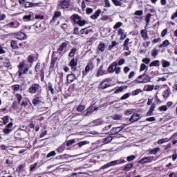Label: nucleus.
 <instances>
[{
  "instance_id": "6e6d98bb",
  "label": "nucleus",
  "mask_w": 177,
  "mask_h": 177,
  "mask_svg": "<svg viewBox=\"0 0 177 177\" xmlns=\"http://www.w3.org/2000/svg\"><path fill=\"white\" fill-rule=\"evenodd\" d=\"M54 156H56V151H52L51 152L47 154L46 158H49L50 157H54Z\"/></svg>"
},
{
  "instance_id": "72a5a7b5",
  "label": "nucleus",
  "mask_w": 177,
  "mask_h": 177,
  "mask_svg": "<svg viewBox=\"0 0 177 177\" xmlns=\"http://www.w3.org/2000/svg\"><path fill=\"white\" fill-rule=\"evenodd\" d=\"M112 2L115 6H122V2H121L120 0H112Z\"/></svg>"
},
{
  "instance_id": "c9c22d12",
  "label": "nucleus",
  "mask_w": 177,
  "mask_h": 177,
  "mask_svg": "<svg viewBox=\"0 0 177 177\" xmlns=\"http://www.w3.org/2000/svg\"><path fill=\"white\" fill-rule=\"evenodd\" d=\"M111 140H113V137L108 136V137L104 138V143H105V145H107V143H110V142H111Z\"/></svg>"
},
{
  "instance_id": "3c124183",
  "label": "nucleus",
  "mask_w": 177,
  "mask_h": 177,
  "mask_svg": "<svg viewBox=\"0 0 177 177\" xmlns=\"http://www.w3.org/2000/svg\"><path fill=\"white\" fill-rule=\"evenodd\" d=\"M158 53H159L158 50H157V49H153V50H152V53H151V56H153V57H157Z\"/></svg>"
},
{
  "instance_id": "9d476101",
  "label": "nucleus",
  "mask_w": 177,
  "mask_h": 177,
  "mask_svg": "<svg viewBox=\"0 0 177 177\" xmlns=\"http://www.w3.org/2000/svg\"><path fill=\"white\" fill-rule=\"evenodd\" d=\"M75 80H77V76H75V74L74 73H71L66 77L67 84H72Z\"/></svg>"
},
{
  "instance_id": "603ef678",
  "label": "nucleus",
  "mask_w": 177,
  "mask_h": 177,
  "mask_svg": "<svg viewBox=\"0 0 177 177\" xmlns=\"http://www.w3.org/2000/svg\"><path fill=\"white\" fill-rule=\"evenodd\" d=\"M135 158H136V156L135 155H131L130 156H128L127 158V160L128 162H131V161H133V160H135Z\"/></svg>"
},
{
  "instance_id": "f3484780",
  "label": "nucleus",
  "mask_w": 177,
  "mask_h": 177,
  "mask_svg": "<svg viewBox=\"0 0 177 177\" xmlns=\"http://www.w3.org/2000/svg\"><path fill=\"white\" fill-rule=\"evenodd\" d=\"M133 167V164L132 163H129L123 167H121L122 171H124L126 172H128L131 171V168Z\"/></svg>"
},
{
  "instance_id": "412c9836",
  "label": "nucleus",
  "mask_w": 177,
  "mask_h": 177,
  "mask_svg": "<svg viewBox=\"0 0 177 177\" xmlns=\"http://www.w3.org/2000/svg\"><path fill=\"white\" fill-rule=\"evenodd\" d=\"M64 150H66V143H63L59 147H58L56 149V151L60 154L63 153Z\"/></svg>"
},
{
  "instance_id": "ddd939ff",
  "label": "nucleus",
  "mask_w": 177,
  "mask_h": 177,
  "mask_svg": "<svg viewBox=\"0 0 177 177\" xmlns=\"http://www.w3.org/2000/svg\"><path fill=\"white\" fill-rule=\"evenodd\" d=\"M140 78H142V84H147V82H150V76L146 75V74H142L140 75Z\"/></svg>"
},
{
  "instance_id": "4468645a",
  "label": "nucleus",
  "mask_w": 177,
  "mask_h": 177,
  "mask_svg": "<svg viewBox=\"0 0 177 177\" xmlns=\"http://www.w3.org/2000/svg\"><path fill=\"white\" fill-rule=\"evenodd\" d=\"M68 45V41H65L63 42L61 46H59V48L57 50V53H59V55L62 54V50H64L65 48H67Z\"/></svg>"
},
{
  "instance_id": "f03ea898",
  "label": "nucleus",
  "mask_w": 177,
  "mask_h": 177,
  "mask_svg": "<svg viewBox=\"0 0 177 177\" xmlns=\"http://www.w3.org/2000/svg\"><path fill=\"white\" fill-rule=\"evenodd\" d=\"M41 86L39 84L35 83L28 88V92L29 93L35 94L39 92Z\"/></svg>"
},
{
  "instance_id": "0eeeda50",
  "label": "nucleus",
  "mask_w": 177,
  "mask_h": 177,
  "mask_svg": "<svg viewBox=\"0 0 177 177\" xmlns=\"http://www.w3.org/2000/svg\"><path fill=\"white\" fill-rule=\"evenodd\" d=\"M44 100V98L42 96L39 95H36L35 98L33 99L32 103L34 104V106H37V104H39Z\"/></svg>"
},
{
  "instance_id": "5701e85b",
  "label": "nucleus",
  "mask_w": 177,
  "mask_h": 177,
  "mask_svg": "<svg viewBox=\"0 0 177 177\" xmlns=\"http://www.w3.org/2000/svg\"><path fill=\"white\" fill-rule=\"evenodd\" d=\"M102 13V10H97L95 11V12L91 16V19L93 20H96L99 16H100V14Z\"/></svg>"
},
{
  "instance_id": "37998d69",
  "label": "nucleus",
  "mask_w": 177,
  "mask_h": 177,
  "mask_svg": "<svg viewBox=\"0 0 177 177\" xmlns=\"http://www.w3.org/2000/svg\"><path fill=\"white\" fill-rule=\"evenodd\" d=\"M84 110H85V106L80 104L77 106V111H79L80 113H81L82 111H84Z\"/></svg>"
},
{
  "instance_id": "393cba45",
  "label": "nucleus",
  "mask_w": 177,
  "mask_h": 177,
  "mask_svg": "<svg viewBox=\"0 0 177 177\" xmlns=\"http://www.w3.org/2000/svg\"><path fill=\"white\" fill-rule=\"evenodd\" d=\"M68 157H71V156L67 154V153H65L64 155H59V156H56V160H67V158H68Z\"/></svg>"
},
{
  "instance_id": "58836bf2",
  "label": "nucleus",
  "mask_w": 177,
  "mask_h": 177,
  "mask_svg": "<svg viewBox=\"0 0 177 177\" xmlns=\"http://www.w3.org/2000/svg\"><path fill=\"white\" fill-rule=\"evenodd\" d=\"M40 77H41V81H44V78H45V69L42 68L40 70Z\"/></svg>"
},
{
  "instance_id": "09e8293b",
  "label": "nucleus",
  "mask_w": 177,
  "mask_h": 177,
  "mask_svg": "<svg viewBox=\"0 0 177 177\" xmlns=\"http://www.w3.org/2000/svg\"><path fill=\"white\" fill-rule=\"evenodd\" d=\"M15 97H17L19 104H20V102H21V100L23 99V96L21 95V94L17 93V94H16Z\"/></svg>"
},
{
  "instance_id": "6e6552de",
  "label": "nucleus",
  "mask_w": 177,
  "mask_h": 177,
  "mask_svg": "<svg viewBox=\"0 0 177 177\" xmlns=\"http://www.w3.org/2000/svg\"><path fill=\"white\" fill-rule=\"evenodd\" d=\"M124 129V127H114L110 130L111 135H117Z\"/></svg>"
},
{
  "instance_id": "2eb2a0df",
  "label": "nucleus",
  "mask_w": 177,
  "mask_h": 177,
  "mask_svg": "<svg viewBox=\"0 0 177 177\" xmlns=\"http://www.w3.org/2000/svg\"><path fill=\"white\" fill-rule=\"evenodd\" d=\"M140 118V115L138 113H134L129 119L130 122H136Z\"/></svg>"
},
{
  "instance_id": "9b49d317",
  "label": "nucleus",
  "mask_w": 177,
  "mask_h": 177,
  "mask_svg": "<svg viewBox=\"0 0 177 177\" xmlns=\"http://www.w3.org/2000/svg\"><path fill=\"white\" fill-rule=\"evenodd\" d=\"M95 104H96V102L93 101V104L87 109V114H89V113H93V111H97V110H99V107L94 106Z\"/></svg>"
},
{
  "instance_id": "c03bdc74",
  "label": "nucleus",
  "mask_w": 177,
  "mask_h": 177,
  "mask_svg": "<svg viewBox=\"0 0 177 177\" xmlns=\"http://www.w3.org/2000/svg\"><path fill=\"white\" fill-rule=\"evenodd\" d=\"M41 69V62H37V64H36V66H35V71L36 72V73H38V72H39V70Z\"/></svg>"
},
{
  "instance_id": "a878e982",
  "label": "nucleus",
  "mask_w": 177,
  "mask_h": 177,
  "mask_svg": "<svg viewBox=\"0 0 177 177\" xmlns=\"http://www.w3.org/2000/svg\"><path fill=\"white\" fill-rule=\"evenodd\" d=\"M124 89H128V86H121L116 90H115L114 93L118 94L124 91Z\"/></svg>"
},
{
  "instance_id": "de8ad7c7",
  "label": "nucleus",
  "mask_w": 177,
  "mask_h": 177,
  "mask_svg": "<svg viewBox=\"0 0 177 177\" xmlns=\"http://www.w3.org/2000/svg\"><path fill=\"white\" fill-rule=\"evenodd\" d=\"M160 151V148L152 149L150 150V154H157Z\"/></svg>"
},
{
  "instance_id": "7ed1b4c3",
  "label": "nucleus",
  "mask_w": 177,
  "mask_h": 177,
  "mask_svg": "<svg viewBox=\"0 0 177 177\" xmlns=\"http://www.w3.org/2000/svg\"><path fill=\"white\" fill-rule=\"evenodd\" d=\"M69 67H71V71L73 73L77 71V66H78V59L73 58L68 64Z\"/></svg>"
},
{
  "instance_id": "4d7b16f0",
  "label": "nucleus",
  "mask_w": 177,
  "mask_h": 177,
  "mask_svg": "<svg viewBox=\"0 0 177 177\" xmlns=\"http://www.w3.org/2000/svg\"><path fill=\"white\" fill-rule=\"evenodd\" d=\"M37 165H38L37 163H35V164L30 165V171L31 172L35 171V168H37Z\"/></svg>"
},
{
  "instance_id": "b1692460",
  "label": "nucleus",
  "mask_w": 177,
  "mask_h": 177,
  "mask_svg": "<svg viewBox=\"0 0 177 177\" xmlns=\"http://www.w3.org/2000/svg\"><path fill=\"white\" fill-rule=\"evenodd\" d=\"M10 46L12 49H14V50L19 49V45L17 44V41L16 40H11Z\"/></svg>"
},
{
  "instance_id": "e433bc0d",
  "label": "nucleus",
  "mask_w": 177,
  "mask_h": 177,
  "mask_svg": "<svg viewBox=\"0 0 177 177\" xmlns=\"http://www.w3.org/2000/svg\"><path fill=\"white\" fill-rule=\"evenodd\" d=\"M168 45H169V41L165 40L162 44L159 45V48H165Z\"/></svg>"
},
{
  "instance_id": "a18cd8bd",
  "label": "nucleus",
  "mask_w": 177,
  "mask_h": 177,
  "mask_svg": "<svg viewBox=\"0 0 177 177\" xmlns=\"http://www.w3.org/2000/svg\"><path fill=\"white\" fill-rule=\"evenodd\" d=\"M88 143H89V142H88V141H81V142H78L77 144V145L79 147H82V146H85V145H88Z\"/></svg>"
},
{
  "instance_id": "473e14b6",
  "label": "nucleus",
  "mask_w": 177,
  "mask_h": 177,
  "mask_svg": "<svg viewBox=\"0 0 177 177\" xmlns=\"http://www.w3.org/2000/svg\"><path fill=\"white\" fill-rule=\"evenodd\" d=\"M169 139L168 138H162L158 141V145H162V143H167V142H169Z\"/></svg>"
},
{
  "instance_id": "c756f323",
  "label": "nucleus",
  "mask_w": 177,
  "mask_h": 177,
  "mask_svg": "<svg viewBox=\"0 0 177 177\" xmlns=\"http://www.w3.org/2000/svg\"><path fill=\"white\" fill-rule=\"evenodd\" d=\"M162 66L163 68L169 67L171 66V62L167 61V60H162Z\"/></svg>"
},
{
  "instance_id": "423d86ee",
  "label": "nucleus",
  "mask_w": 177,
  "mask_h": 177,
  "mask_svg": "<svg viewBox=\"0 0 177 177\" xmlns=\"http://www.w3.org/2000/svg\"><path fill=\"white\" fill-rule=\"evenodd\" d=\"M15 37L16 39L19 41H25V39H27V35L23 32L16 33Z\"/></svg>"
},
{
  "instance_id": "864d4df0",
  "label": "nucleus",
  "mask_w": 177,
  "mask_h": 177,
  "mask_svg": "<svg viewBox=\"0 0 177 177\" xmlns=\"http://www.w3.org/2000/svg\"><path fill=\"white\" fill-rule=\"evenodd\" d=\"M104 44H100L98 45V50H100V52H104Z\"/></svg>"
},
{
  "instance_id": "8fccbe9b",
  "label": "nucleus",
  "mask_w": 177,
  "mask_h": 177,
  "mask_svg": "<svg viewBox=\"0 0 177 177\" xmlns=\"http://www.w3.org/2000/svg\"><path fill=\"white\" fill-rule=\"evenodd\" d=\"M142 78H140V76H138L136 80L133 81L132 82H134L135 84H143V82H142Z\"/></svg>"
},
{
  "instance_id": "4be33fe9",
  "label": "nucleus",
  "mask_w": 177,
  "mask_h": 177,
  "mask_svg": "<svg viewBox=\"0 0 177 177\" xmlns=\"http://www.w3.org/2000/svg\"><path fill=\"white\" fill-rule=\"evenodd\" d=\"M118 34L120 35V39L124 40L127 38V33H125V30L124 29L120 28L118 30Z\"/></svg>"
},
{
  "instance_id": "69168bd1",
  "label": "nucleus",
  "mask_w": 177,
  "mask_h": 177,
  "mask_svg": "<svg viewBox=\"0 0 177 177\" xmlns=\"http://www.w3.org/2000/svg\"><path fill=\"white\" fill-rule=\"evenodd\" d=\"M134 15L136 16H142V15H143V10H137L135 12Z\"/></svg>"
},
{
  "instance_id": "774afa93",
  "label": "nucleus",
  "mask_w": 177,
  "mask_h": 177,
  "mask_svg": "<svg viewBox=\"0 0 177 177\" xmlns=\"http://www.w3.org/2000/svg\"><path fill=\"white\" fill-rule=\"evenodd\" d=\"M121 115H114L112 116L113 120H121Z\"/></svg>"
},
{
  "instance_id": "a19ab883",
  "label": "nucleus",
  "mask_w": 177,
  "mask_h": 177,
  "mask_svg": "<svg viewBox=\"0 0 177 177\" xmlns=\"http://www.w3.org/2000/svg\"><path fill=\"white\" fill-rule=\"evenodd\" d=\"M3 63L4 67H10V61H9V59H5Z\"/></svg>"
},
{
  "instance_id": "ea45409f",
  "label": "nucleus",
  "mask_w": 177,
  "mask_h": 177,
  "mask_svg": "<svg viewBox=\"0 0 177 177\" xmlns=\"http://www.w3.org/2000/svg\"><path fill=\"white\" fill-rule=\"evenodd\" d=\"M74 143H75V139L69 140L66 142V146L68 147H70V146H73V145H74Z\"/></svg>"
},
{
  "instance_id": "13d9d810",
  "label": "nucleus",
  "mask_w": 177,
  "mask_h": 177,
  "mask_svg": "<svg viewBox=\"0 0 177 177\" xmlns=\"http://www.w3.org/2000/svg\"><path fill=\"white\" fill-rule=\"evenodd\" d=\"M48 91H50L52 95H53V93H55V90L53 89V87L50 82L48 83Z\"/></svg>"
},
{
  "instance_id": "49530a36",
  "label": "nucleus",
  "mask_w": 177,
  "mask_h": 177,
  "mask_svg": "<svg viewBox=\"0 0 177 177\" xmlns=\"http://www.w3.org/2000/svg\"><path fill=\"white\" fill-rule=\"evenodd\" d=\"M131 96V93H127L120 97V100H125Z\"/></svg>"
},
{
  "instance_id": "680f3d73",
  "label": "nucleus",
  "mask_w": 177,
  "mask_h": 177,
  "mask_svg": "<svg viewBox=\"0 0 177 177\" xmlns=\"http://www.w3.org/2000/svg\"><path fill=\"white\" fill-rule=\"evenodd\" d=\"M73 34H75V35H80V28L75 27L73 30Z\"/></svg>"
},
{
  "instance_id": "f257e3e1",
  "label": "nucleus",
  "mask_w": 177,
  "mask_h": 177,
  "mask_svg": "<svg viewBox=\"0 0 177 177\" xmlns=\"http://www.w3.org/2000/svg\"><path fill=\"white\" fill-rule=\"evenodd\" d=\"M71 19L73 20L74 23L76 24H78L80 27H82V26H85L86 24V21H82L81 17H80L78 15H73L71 17Z\"/></svg>"
},
{
  "instance_id": "f704fd0d",
  "label": "nucleus",
  "mask_w": 177,
  "mask_h": 177,
  "mask_svg": "<svg viewBox=\"0 0 177 177\" xmlns=\"http://www.w3.org/2000/svg\"><path fill=\"white\" fill-rule=\"evenodd\" d=\"M154 86L152 85H147L144 87L145 91L147 92H150L152 89H153Z\"/></svg>"
},
{
  "instance_id": "052dcab7",
  "label": "nucleus",
  "mask_w": 177,
  "mask_h": 177,
  "mask_svg": "<svg viewBox=\"0 0 177 177\" xmlns=\"http://www.w3.org/2000/svg\"><path fill=\"white\" fill-rule=\"evenodd\" d=\"M104 125H105V127L102 129V131H109V129H110V128H111V127H113V124H109L108 125L106 124H104Z\"/></svg>"
},
{
  "instance_id": "f8f14e48",
  "label": "nucleus",
  "mask_w": 177,
  "mask_h": 177,
  "mask_svg": "<svg viewBox=\"0 0 177 177\" xmlns=\"http://www.w3.org/2000/svg\"><path fill=\"white\" fill-rule=\"evenodd\" d=\"M60 16H62V12L56 11L54 13V16L53 17L52 19L50 21V24H53V23H55L56 20H57V18L60 17Z\"/></svg>"
},
{
  "instance_id": "1a4fd4ad",
  "label": "nucleus",
  "mask_w": 177,
  "mask_h": 177,
  "mask_svg": "<svg viewBox=\"0 0 177 177\" xmlns=\"http://www.w3.org/2000/svg\"><path fill=\"white\" fill-rule=\"evenodd\" d=\"M124 162H126L125 160L120 159V160L111 161L108 164L109 165V167H114L115 165H120V164H124Z\"/></svg>"
},
{
  "instance_id": "dca6fc26",
  "label": "nucleus",
  "mask_w": 177,
  "mask_h": 177,
  "mask_svg": "<svg viewBox=\"0 0 177 177\" xmlns=\"http://www.w3.org/2000/svg\"><path fill=\"white\" fill-rule=\"evenodd\" d=\"M23 20L24 21H31V20H34V15L31 14V13H29L26 15H24L23 17Z\"/></svg>"
},
{
  "instance_id": "cd10ccee",
  "label": "nucleus",
  "mask_w": 177,
  "mask_h": 177,
  "mask_svg": "<svg viewBox=\"0 0 177 177\" xmlns=\"http://www.w3.org/2000/svg\"><path fill=\"white\" fill-rule=\"evenodd\" d=\"M104 73L103 72V65H101L100 68L98 69L95 76L96 77H100V75H103Z\"/></svg>"
},
{
  "instance_id": "7c9ffc66",
  "label": "nucleus",
  "mask_w": 177,
  "mask_h": 177,
  "mask_svg": "<svg viewBox=\"0 0 177 177\" xmlns=\"http://www.w3.org/2000/svg\"><path fill=\"white\" fill-rule=\"evenodd\" d=\"M141 35L142 38H144L145 39H147V38H149V35H147V31H146L145 30H141Z\"/></svg>"
},
{
  "instance_id": "bb28decb",
  "label": "nucleus",
  "mask_w": 177,
  "mask_h": 177,
  "mask_svg": "<svg viewBox=\"0 0 177 177\" xmlns=\"http://www.w3.org/2000/svg\"><path fill=\"white\" fill-rule=\"evenodd\" d=\"M149 67H160V60H155L149 64Z\"/></svg>"
},
{
  "instance_id": "79ce46f5",
  "label": "nucleus",
  "mask_w": 177,
  "mask_h": 177,
  "mask_svg": "<svg viewBox=\"0 0 177 177\" xmlns=\"http://www.w3.org/2000/svg\"><path fill=\"white\" fill-rule=\"evenodd\" d=\"M151 14H150V13H148L147 15H146V17H145V21H146V23H147V24H149V23H150V19H151Z\"/></svg>"
},
{
  "instance_id": "4c0bfd02",
  "label": "nucleus",
  "mask_w": 177,
  "mask_h": 177,
  "mask_svg": "<svg viewBox=\"0 0 177 177\" xmlns=\"http://www.w3.org/2000/svg\"><path fill=\"white\" fill-rule=\"evenodd\" d=\"M9 118H10L9 115H6L2 118L4 125H6L9 122Z\"/></svg>"
},
{
  "instance_id": "0e129e2a",
  "label": "nucleus",
  "mask_w": 177,
  "mask_h": 177,
  "mask_svg": "<svg viewBox=\"0 0 177 177\" xmlns=\"http://www.w3.org/2000/svg\"><path fill=\"white\" fill-rule=\"evenodd\" d=\"M121 26H122V22H118L115 24V25L113 26L114 30L117 29V28H120V27H121Z\"/></svg>"
},
{
  "instance_id": "338daca9",
  "label": "nucleus",
  "mask_w": 177,
  "mask_h": 177,
  "mask_svg": "<svg viewBox=\"0 0 177 177\" xmlns=\"http://www.w3.org/2000/svg\"><path fill=\"white\" fill-rule=\"evenodd\" d=\"M115 74L118 75L120 73H121V67H115Z\"/></svg>"
},
{
  "instance_id": "c85d7f7f",
  "label": "nucleus",
  "mask_w": 177,
  "mask_h": 177,
  "mask_svg": "<svg viewBox=\"0 0 177 177\" xmlns=\"http://www.w3.org/2000/svg\"><path fill=\"white\" fill-rule=\"evenodd\" d=\"M75 53H77V48H73L68 54L69 57H74Z\"/></svg>"
},
{
  "instance_id": "a211bd4d",
  "label": "nucleus",
  "mask_w": 177,
  "mask_h": 177,
  "mask_svg": "<svg viewBox=\"0 0 177 177\" xmlns=\"http://www.w3.org/2000/svg\"><path fill=\"white\" fill-rule=\"evenodd\" d=\"M99 86L100 89H106V88H109V86H110V84H109V81L104 80L101 82Z\"/></svg>"
},
{
  "instance_id": "39448f33",
  "label": "nucleus",
  "mask_w": 177,
  "mask_h": 177,
  "mask_svg": "<svg viewBox=\"0 0 177 177\" xmlns=\"http://www.w3.org/2000/svg\"><path fill=\"white\" fill-rule=\"evenodd\" d=\"M92 70H93V64L90 62L86 66L84 71H82L83 77L88 75V73Z\"/></svg>"
},
{
  "instance_id": "5fc2aeb1",
  "label": "nucleus",
  "mask_w": 177,
  "mask_h": 177,
  "mask_svg": "<svg viewBox=\"0 0 177 177\" xmlns=\"http://www.w3.org/2000/svg\"><path fill=\"white\" fill-rule=\"evenodd\" d=\"M106 124H109V123L100 120H98L96 121V125H105Z\"/></svg>"
},
{
  "instance_id": "2f4dec72",
  "label": "nucleus",
  "mask_w": 177,
  "mask_h": 177,
  "mask_svg": "<svg viewBox=\"0 0 177 177\" xmlns=\"http://www.w3.org/2000/svg\"><path fill=\"white\" fill-rule=\"evenodd\" d=\"M164 99H168L169 97V88L166 89L162 94Z\"/></svg>"
},
{
  "instance_id": "bf43d9fd",
  "label": "nucleus",
  "mask_w": 177,
  "mask_h": 177,
  "mask_svg": "<svg viewBox=\"0 0 177 177\" xmlns=\"http://www.w3.org/2000/svg\"><path fill=\"white\" fill-rule=\"evenodd\" d=\"M160 111H167L168 110V107L167 105H163L159 107Z\"/></svg>"
},
{
  "instance_id": "aec40b11",
  "label": "nucleus",
  "mask_w": 177,
  "mask_h": 177,
  "mask_svg": "<svg viewBox=\"0 0 177 177\" xmlns=\"http://www.w3.org/2000/svg\"><path fill=\"white\" fill-rule=\"evenodd\" d=\"M117 62H114L113 63H112L108 68V72L109 73H114L115 71V68L117 67ZM115 67V68H114Z\"/></svg>"
},
{
  "instance_id": "6ab92c4d",
  "label": "nucleus",
  "mask_w": 177,
  "mask_h": 177,
  "mask_svg": "<svg viewBox=\"0 0 177 177\" xmlns=\"http://www.w3.org/2000/svg\"><path fill=\"white\" fill-rule=\"evenodd\" d=\"M139 164H147V162H151V157H145L138 161Z\"/></svg>"
},
{
  "instance_id": "20e7f679",
  "label": "nucleus",
  "mask_w": 177,
  "mask_h": 177,
  "mask_svg": "<svg viewBox=\"0 0 177 177\" xmlns=\"http://www.w3.org/2000/svg\"><path fill=\"white\" fill-rule=\"evenodd\" d=\"M70 3L67 0H59L57 6V9H67Z\"/></svg>"
},
{
  "instance_id": "e2e57ef3",
  "label": "nucleus",
  "mask_w": 177,
  "mask_h": 177,
  "mask_svg": "<svg viewBox=\"0 0 177 177\" xmlns=\"http://www.w3.org/2000/svg\"><path fill=\"white\" fill-rule=\"evenodd\" d=\"M55 64H56V58H53L51 59L50 68H53V67H55Z\"/></svg>"
}]
</instances>
